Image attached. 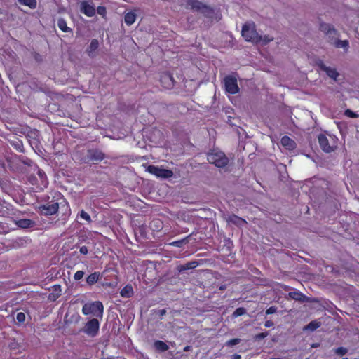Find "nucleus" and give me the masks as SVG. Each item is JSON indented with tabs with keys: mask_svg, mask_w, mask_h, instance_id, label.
I'll return each instance as SVG.
<instances>
[{
	"mask_svg": "<svg viewBox=\"0 0 359 359\" xmlns=\"http://www.w3.org/2000/svg\"><path fill=\"white\" fill-rule=\"evenodd\" d=\"M241 33L245 41L265 45L273 41V38L269 36H264L263 37L259 36L255 29V25L253 22H248L244 25Z\"/></svg>",
	"mask_w": 359,
	"mask_h": 359,
	"instance_id": "1",
	"label": "nucleus"
},
{
	"mask_svg": "<svg viewBox=\"0 0 359 359\" xmlns=\"http://www.w3.org/2000/svg\"><path fill=\"white\" fill-rule=\"evenodd\" d=\"M186 7L201 12L212 20L218 21L221 19V15L217 11L199 0H188Z\"/></svg>",
	"mask_w": 359,
	"mask_h": 359,
	"instance_id": "2",
	"label": "nucleus"
},
{
	"mask_svg": "<svg viewBox=\"0 0 359 359\" xmlns=\"http://www.w3.org/2000/svg\"><path fill=\"white\" fill-rule=\"evenodd\" d=\"M54 198L56 199L47 204L42 205L39 207V211L41 214L45 215H52L57 212L60 204L58 200L60 199L64 201V199L62 198L60 193H55Z\"/></svg>",
	"mask_w": 359,
	"mask_h": 359,
	"instance_id": "3",
	"label": "nucleus"
},
{
	"mask_svg": "<svg viewBox=\"0 0 359 359\" xmlns=\"http://www.w3.org/2000/svg\"><path fill=\"white\" fill-rule=\"evenodd\" d=\"M104 306L100 302H94L85 304L82 308V312L84 315H93L95 317H102Z\"/></svg>",
	"mask_w": 359,
	"mask_h": 359,
	"instance_id": "4",
	"label": "nucleus"
},
{
	"mask_svg": "<svg viewBox=\"0 0 359 359\" xmlns=\"http://www.w3.org/2000/svg\"><path fill=\"white\" fill-rule=\"evenodd\" d=\"M208 161L212 164L219 168L226 166L229 162L227 157L225 154L217 150H213L208 154Z\"/></svg>",
	"mask_w": 359,
	"mask_h": 359,
	"instance_id": "5",
	"label": "nucleus"
},
{
	"mask_svg": "<svg viewBox=\"0 0 359 359\" xmlns=\"http://www.w3.org/2000/svg\"><path fill=\"white\" fill-rule=\"evenodd\" d=\"M147 171L157 177L163 179L170 178L173 175L172 170L155 165H149Z\"/></svg>",
	"mask_w": 359,
	"mask_h": 359,
	"instance_id": "6",
	"label": "nucleus"
},
{
	"mask_svg": "<svg viewBox=\"0 0 359 359\" xmlns=\"http://www.w3.org/2000/svg\"><path fill=\"white\" fill-rule=\"evenodd\" d=\"M100 324L97 319L93 318L89 320L83 328V332L90 337H95L99 330Z\"/></svg>",
	"mask_w": 359,
	"mask_h": 359,
	"instance_id": "7",
	"label": "nucleus"
},
{
	"mask_svg": "<svg viewBox=\"0 0 359 359\" xmlns=\"http://www.w3.org/2000/svg\"><path fill=\"white\" fill-rule=\"evenodd\" d=\"M80 11L88 17H93L95 15L96 9L92 2L83 0L79 2Z\"/></svg>",
	"mask_w": 359,
	"mask_h": 359,
	"instance_id": "8",
	"label": "nucleus"
},
{
	"mask_svg": "<svg viewBox=\"0 0 359 359\" xmlns=\"http://www.w3.org/2000/svg\"><path fill=\"white\" fill-rule=\"evenodd\" d=\"M332 144L330 143L328 138L325 135H320L318 136V142L321 147V149L327 153H330L333 151L337 147L336 144L334 143V139L332 137Z\"/></svg>",
	"mask_w": 359,
	"mask_h": 359,
	"instance_id": "9",
	"label": "nucleus"
},
{
	"mask_svg": "<svg viewBox=\"0 0 359 359\" xmlns=\"http://www.w3.org/2000/svg\"><path fill=\"white\" fill-rule=\"evenodd\" d=\"M224 86L226 91L231 94H236L238 92L237 80L233 76H226L224 79Z\"/></svg>",
	"mask_w": 359,
	"mask_h": 359,
	"instance_id": "10",
	"label": "nucleus"
},
{
	"mask_svg": "<svg viewBox=\"0 0 359 359\" xmlns=\"http://www.w3.org/2000/svg\"><path fill=\"white\" fill-rule=\"evenodd\" d=\"M317 65L320 69L325 72L330 78L334 81L337 80L339 74L335 68L326 66L322 61H319Z\"/></svg>",
	"mask_w": 359,
	"mask_h": 359,
	"instance_id": "11",
	"label": "nucleus"
},
{
	"mask_svg": "<svg viewBox=\"0 0 359 359\" xmlns=\"http://www.w3.org/2000/svg\"><path fill=\"white\" fill-rule=\"evenodd\" d=\"M161 82L165 88H171L174 86L173 78L168 73H164L161 75Z\"/></svg>",
	"mask_w": 359,
	"mask_h": 359,
	"instance_id": "12",
	"label": "nucleus"
},
{
	"mask_svg": "<svg viewBox=\"0 0 359 359\" xmlns=\"http://www.w3.org/2000/svg\"><path fill=\"white\" fill-rule=\"evenodd\" d=\"M320 30L327 34L329 37H334L337 35V31L334 29V27L329 24H321Z\"/></svg>",
	"mask_w": 359,
	"mask_h": 359,
	"instance_id": "13",
	"label": "nucleus"
},
{
	"mask_svg": "<svg viewBox=\"0 0 359 359\" xmlns=\"http://www.w3.org/2000/svg\"><path fill=\"white\" fill-rule=\"evenodd\" d=\"M98 46L99 43L97 39H93L90 41L89 46L86 49V53L89 57H94L96 55V50H97Z\"/></svg>",
	"mask_w": 359,
	"mask_h": 359,
	"instance_id": "14",
	"label": "nucleus"
},
{
	"mask_svg": "<svg viewBox=\"0 0 359 359\" xmlns=\"http://www.w3.org/2000/svg\"><path fill=\"white\" fill-rule=\"evenodd\" d=\"M137 9H135L134 11L127 12L125 14L124 21L127 25L130 26L135 22L137 18Z\"/></svg>",
	"mask_w": 359,
	"mask_h": 359,
	"instance_id": "15",
	"label": "nucleus"
},
{
	"mask_svg": "<svg viewBox=\"0 0 359 359\" xmlns=\"http://www.w3.org/2000/svg\"><path fill=\"white\" fill-rule=\"evenodd\" d=\"M280 142L282 146L288 150H293L295 148V142L287 136H283Z\"/></svg>",
	"mask_w": 359,
	"mask_h": 359,
	"instance_id": "16",
	"label": "nucleus"
},
{
	"mask_svg": "<svg viewBox=\"0 0 359 359\" xmlns=\"http://www.w3.org/2000/svg\"><path fill=\"white\" fill-rule=\"evenodd\" d=\"M15 224L22 229L32 227L35 222L28 219H20L15 221Z\"/></svg>",
	"mask_w": 359,
	"mask_h": 359,
	"instance_id": "17",
	"label": "nucleus"
},
{
	"mask_svg": "<svg viewBox=\"0 0 359 359\" xmlns=\"http://www.w3.org/2000/svg\"><path fill=\"white\" fill-rule=\"evenodd\" d=\"M331 43L336 48H343L346 51H347L348 49L349 43H348V41L347 40L342 41V40L334 39V40H333V41H331Z\"/></svg>",
	"mask_w": 359,
	"mask_h": 359,
	"instance_id": "18",
	"label": "nucleus"
},
{
	"mask_svg": "<svg viewBox=\"0 0 359 359\" xmlns=\"http://www.w3.org/2000/svg\"><path fill=\"white\" fill-rule=\"evenodd\" d=\"M120 294L122 297L129 298L133 294V289L130 285H126L121 291Z\"/></svg>",
	"mask_w": 359,
	"mask_h": 359,
	"instance_id": "19",
	"label": "nucleus"
},
{
	"mask_svg": "<svg viewBox=\"0 0 359 359\" xmlns=\"http://www.w3.org/2000/svg\"><path fill=\"white\" fill-rule=\"evenodd\" d=\"M228 221H229V222L234 224L238 226H242L243 225H244L246 223V222L243 219H242L236 215L229 216Z\"/></svg>",
	"mask_w": 359,
	"mask_h": 359,
	"instance_id": "20",
	"label": "nucleus"
},
{
	"mask_svg": "<svg viewBox=\"0 0 359 359\" xmlns=\"http://www.w3.org/2000/svg\"><path fill=\"white\" fill-rule=\"evenodd\" d=\"M100 277V273L94 272L87 277L86 282L89 285H93L97 282Z\"/></svg>",
	"mask_w": 359,
	"mask_h": 359,
	"instance_id": "21",
	"label": "nucleus"
},
{
	"mask_svg": "<svg viewBox=\"0 0 359 359\" xmlns=\"http://www.w3.org/2000/svg\"><path fill=\"white\" fill-rule=\"evenodd\" d=\"M57 26L64 32H68L70 31L69 27L67 25L66 21L62 18L58 20Z\"/></svg>",
	"mask_w": 359,
	"mask_h": 359,
	"instance_id": "22",
	"label": "nucleus"
},
{
	"mask_svg": "<svg viewBox=\"0 0 359 359\" xmlns=\"http://www.w3.org/2000/svg\"><path fill=\"white\" fill-rule=\"evenodd\" d=\"M154 346L157 350L165 351L168 349V346L162 341H156L154 343Z\"/></svg>",
	"mask_w": 359,
	"mask_h": 359,
	"instance_id": "23",
	"label": "nucleus"
},
{
	"mask_svg": "<svg viewBox=\"0 0 359 359\" xmlns=\"http://www.w3.org/2000/svg\"><path fill=\"white\" fill-rule=\"evenodd\" d=\"M320 326V323L316 320L309 323L305 327L304 330L313 331Z\"/></svg>",
	"mask_w": 359,
	"mask_h": 359,
	"instance_id": "24",
	"label": "nucleus"
},
{
	"mask_svg": "<svg viewBox=\"0 0 359 359\" xmlns=\"http://www.w3.org/2000/svg\"><path fill=\"white\" fill-rule=\"evenodd\" d=\"M18 1L25 6H27L31 8L36 7V0H18Z\"/></svg>",
	"mask_w": 359,
	"mask_h": 359,
	"instance_id": "25",
	"label": "nucleus"
},
{
	"mask_svg": "<svg viewBox=\"0 0 359 359\" xmlns=\"http://www.w3.org/2000/svg\"><path fill=\"white\" fill-rule=\"evenodd\" d=\"M289 296L290 298L295 299V300H298V301L303 300V299L304 297V295L301 292H297V291L290 292Z\"/></svg>",
	"mask_w": 359,
	"mask_h": 359,
	"instance_id": "26",
	"label": "nucleus"
},
{
	"mask_svg": "<svg viewBox=\"0 0 359 359\" xmlns=\"http://www.w3.org/2000/svg\"><path fill=\"white\" fill-rule=\"evenodd\" d=\"M189 236L184 238V239H182V240H180V241H174V242H172L170 243L171 245L172 246H175V247H178V248H180L182 247L184 243H188V238H189Z\"/></svg>",
	"mask_w": 359,
	"mask_h": 359,
	"instance_id": "27",
	"label": "nucleus"
},
{
	"mask_svg": "<svg viewBox=\"0 0 359 359\" xmlns=\"http://www.w3.org/2000/svg\"><path fill=\"white\" fill-rule=\"evenodd\" d=\"M245 312H246V311L244 308L240 307L235 310V311L233 313V316L234 318H237L238 316H241L245 314Z\"/></svg>",
	"mask_w": 359,
	"mask_h": 359,
	"instance_id": "28",
	"label": "nucleus"
},
{
	"mask_svg": "<svg viewBox=\"0 0 359 359\" xmlns=\"http://www.w3.org/2000/svg\"><path fill=\"white\" fill-rule=\"evenodd\" d=\"M97 13L102 18H105L107 15V9L104 6H98L96 9Z\"/></svg>",
	"mask_w": 359,
	"mask_h": 359,
	"instance_id": "29",
	"label": "nucleus"
},
{
	"mask_svg": "<svg viewBox=\"0 0 359 359\" xmlns=\"http://www.w3.org/2000/svg\"><path fill=\"white\" fill-rule=\"evenodd\" d=\"M334 352L336 354L339 355H345L346 353H347L348 352V350L347 348H344V347H339V348H337L334 350Z\"/></svg>",
	"mask_w": 359,
	"mask_h": 359,
	"instance_id": "30",
	"label": "nucleus"
},
{
	"mask_svg": "<svg viewBox=\"0 0 359 359\" xmlns=\"http://www.w3.org/2000/svg\"><path fill=\"white\" fill-rule=\"evenodd\" d=\"M80 217L86 220L88 222H91V218H90V216L89 215L88 213H87L86 212H85L84 210H82L80 213Z\"/></svg>",
	"mask_w": 359,
	"mask_h": 359,
	"instance_id": "31",
	"label": "nucleus"
},
{
	"mask_svg": "<svg viewBox=\"0 0 359 359\" xmlns=\"http://www.w3.org/2000/svg\"><path fill=\"white\" fill-rule=\"evenodd\" d=\"M344 114L348 116V117H350V118H358L359 116L358 114H357L356 113L352 111L350 109H346L345 111V113Z\"/></svg>",
	"mask_w": 359,
	"mask_h": 359,
	"instance_id": "32",
	"label": "nucleus"
},
{
	"mask_svg": "<svg viewBox=\"0 0 359 359\" xmlns=\"http://www.w3.org/2000/svg\"><path fill=\"white\" fill-rule=\"evenodd\" d=\"M16 319L19 323H23L25 321V314L22 312L17 313Z\"/></svg>",
	"mask_w": 359,
	"mask_h": 359,
	"instance_id": "33",
	"label": "nucleus"
},
{
	"mask_svg": "<svg viewBox=\"0 0 359 359\" xmlns=\"http://www.w3.org/2000/svg\"><path fill=\"white\" fill-rule=\"evenodd\" d=\"M83 276L84 272L83 271H77L74 276V278L76 280H79L83 277Z\"/></svg>",
	"mask_w": 359,
	"mask_h": 359,
	"instance_id": "34",
	"label": "nucleus"
},
{
	"mask_svg": "<svg viewBox=\"0 0 359 359\" xmlns=\"http://www.w3.org/2000/svg\"><path fill=\"white\" fill-rule=\"evenodd\" d=\"M239 342H240V339H231V340L228 341L226 342V345L231 346H234V345L238 344Z\"/></svg>",
	"mask_w": 359,
	"mask_h": 359,
	"instance_id": "35",
	"label": "nucleus"
},
{
	"mask_svg": "<svg viewBox=\"0 0 359 359\" xmlns=\"http://www.w3.org/2000/svg\"><path fill=\"white\" fill-rule=\"evenodd\" d=\"M276 308L274 307V306H271L269 307L266 311V314H272V313H276Z\"/></svg>",
	"mask_w": 359,
	"mask_h": 359,
	"instance_id": "36",
	"label": "nucleus"
},
{
	"mask_svg": "<svg viewBox=\"0 0 359 359\" xmlns=\"http://www.w3.org/2000/svg\"><path fill=\"white\" fill-rule=\"evenodd\" d=\"M266 336H267V333L262 332V333L257 334L255 336V339H261L265 338Z\"/></svg>",
	"mask_w": 359,
	"mask_h": 359,
	"instance_id": "37",
	"label": "nucleus"
},
{
	"mask_svg": "<svg viewBox=\"0 0 359 359\" xmlns=\"http://www.w3.org/2000/svg\"><path fill=\"white\" fill-rule=\"evenodd\" d=\"M79 251L83 255H86L88 252V248L86 246L81 247Z\"/></svg>",
	"mask_w": 359,
	"mask_h": 359,
	"instance_id": "38",
	"label": "nucleus"
},
{
	"mask_svg": "<svg viewBox=\"0 0 359 359\" xmlns=\"http://www.w3.org/2000/svg\"><path fill=\"white\" fill-rule=\"evenodd\" d=\"M194 267H195L194 263H190V264H188L187 265V266H186V267H184V269H192V268H194Z\"/></svg>",
	"mask_w": 359,
	"mask_h": 359,
	"instance_id": "39",
	"label": "nucleus"
},
{
	"mask_svg": "<svg viewBox=\"0 0 359 359\" xmlns=\"http://www.w3.org/2000/svg\"><path fill=\"white\" fill-rule=\"evenodd\" d=\"M38 174H39V176L41 177V179L43 180V177L45 176L44 172L41 170H39Z\"/></svg>",
	"mask_w": 359,
	"mask_h": 359,
	"instance_id": "40",
	"label": "nucleus"
},
{
	"mask_svg": "<svg viewBox=\"0 0 359 359\" xmlns=\"http://www.w3.org/2000/svg\"><path fill=\"white\" fill-rule=\"evenodd\" d=\"M273 325V323L270 320H268L265 323V326L266 327H271Z\"/></svg>",
	"mask_w": 359,
	"mask_h": 359,
	"instance_id": "41",
	"label": "nucleus"
},
{
	"mask_svg": "<svg viewBox=\"0 0 359 359\" xmlns=\"http://www.w3.org/2000/svg\"><path fill=\"white\" fill-rule=\"evenodd\" d=\"M241 356L238 354H234L231 356V359H241Z\"/></svg>",
	"mask_w": 359,
	"mask_h": 359,
	"instance_id": "42",
	"label": "nucleus"
},
{
	"mask_svg": "<svg viewBox=\"0 0 359 359\" xmlns=\"http://www.w3.org/2000/svg\"><path fill=\"white\" fill-rule=\"evenodd\" d=\"M96 159L102 160V154H99V156L96 158Z\"/></svg>",
	"mask_w": 359,
	"mask_h": 359,
	"instance_id": "43",
	"label": "nucleus"
},
{
	"mask_svg": "<svg viewBox=\"0 0 359 359\" xmlns=\"http://www.w3.org/2000/svg\"><path fill=\"white\" fill-rule=\"evenodd\" d=\"M343 359H348V358H343Z\"/></svg>",
	"mask_w": 359,
	"mask_h": 359,
	"instance_id": "44",
	"label": "nucleus"
}]
</instances>
